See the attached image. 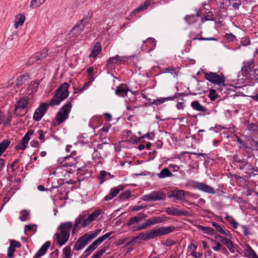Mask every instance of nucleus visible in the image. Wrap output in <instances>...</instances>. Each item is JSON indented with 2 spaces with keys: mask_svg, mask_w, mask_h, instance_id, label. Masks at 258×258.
Listing matches in <instances>:
<instances>
[{
  "mask_svg": "<svg viewBox=\"0 0 258 258\" xmlns=\"http://www.w3.org/2000/svg\"><path fill=\"white\" fill-rule=\"evenodd\" d=\"M175 228L173 226L167 227H160L153 229L146 233H141L138 236L133 239L134 242H138V240L147 241L153 239L155 237L167 234L174 231Z\"/></svg>",
  "mask_w": 258,
  "mask_h": 258,
  "instance_id": "f257e3e1",
  "label": "nucleus"
},
{
  "mask_svg": "<svg viewBox=\"0 0 258 258\" xmlns=\"http://www.w3.org/2000/svg\"><path fill=\"white\" fill-rule=\"evenodd\" d=\"M73 227L71 222L61 223L57 228L55 234L56 241L60 245L64 244L70 237V231Z\"/></svg>",
  "mask_w": 258,
  "mask_h": 258,
  "instance_id": "f03ea898",
  "label": "nucleus"
},
{
  "mask_svg": "<svg viewBox=\"0 0 258 258\" xmlns=\"http://www.w3.org/2000/svg\"><path fill=\"white\" fill-rule=\"evenodd\" d=\"M101 230V229H96L93 231L86 233L79 237L75 243L74 249L76 251H79L84 248L89 242L100 234Z\"/></svg>",
  "mask_w": 258,
  "mask_h": 258,
  "instance_id": "7ed1b4c3",
  "label": "nucleus"
},
{
  "mask_svg": "<svg viewBox=\"0 0 258 258\" xmlns=\"http://www.w3.org/2000/svg\"><path fill=\"white\" fill-rule=\"evenodd\" d=\"M69 85L67 83H63L58 88L53 98L51 100L50 105L55 106L59 105L61 102L66 99L69 96Z\"/></svg>",
  "mask_w": 258,
  "mask_h": 258,
  "instance_id": "20e7f679",
  "label": "nucleus"
},
{
  "mask_svg": "<svg viewBox=\"0 0 258 258\" xmlns=\"http://www.w3.org/2000/svg\"><path fill=\"white\" fill-rule=\"evenodd\" d=\"M112 232H108L106 234L98 237L93 242H92L83 252L82 256L84 257H88L94 250H95L98 246L100 245L103 241L109 237Z\"/></svg>",
  "mask_w": 258,
  "mask_h": 258,
  "instance_id": "39448f33",
  "label": "nucleus"
},
{
  "mask_svg": "<svg viewBox=\"0 0 258 258\" xmlns=\"http://www.w3.org/2000/svg\"><path fill=\"white\" fill-rule=\"evenodd\" d=\"M72 107V105L70 102L65 104L61 107L55 117L56 120L59 124L62 123L68 118Z\"/></svg>",
  "mask_w": 258,
  "mask_h": 258,
  "instance_id": "423d86ee",
  "label": "nucleus"
},
{
  "mask_svg": "<svg viewBox=\"0 0 258 258\" xmlns=\"http://www.w3.org/2000/svg\"><path fill=\"white\" fill-rule=\"evenodd\" d=\"M206 80L219 86H225V78L223 75L220 76L215 73H207L204 75Z\"/></svg>",
  "mask_w": 258,
  "mask_h": 258,
  "instance_id": "0eeeda50",
  "label": "nucleus"
},
{
  "mask_svg": "<svg viewBox=\"0 0 258 258\" xmlns=\"http://www.w3.org/2000/svg\"><path fill=\"white\" fill-rule=\"evenodd\" d=\"M204 10V9L203 8H201L199 11L198 12L196 16H195L194 15H187L185 17V20L189 24H194L195 22L197 21L199 19L200 20V24L205 21L209 20L210 19L208 18V16L205 17L203 15Z\"/></svg>",
  "mask_w": 258,
  "mask_h": 258,
  "instance_id": "6e6552de",
  "label": "nucleus"
},
{
  "mask_svg": "<svg viewBox=\"0 0 258 258\" xmlns=\"http://www.w3.org/2000/svg\"><path fill=\"white\" fill-rule=\"evenodd\" d=\"M165 220L164 217H154L148 219L146 222L140 226H134L133 227L134 230L138 231L145 229L151 225H155L157 223H161Z\"/></svg>",
  "mask_w": 258,
  "mask_h": 258,
  "instance_id": "1a4fd4ad",
  "label": "nucleus"
},
{
  "mask_svg": "<svg viewBox=\"0 0 258 258\" xmlns=\"http://www.w3.org/2000/svg\"><path fill=\"white\" fill-rule=\"evenodd\" d=\"M166 195L160 191H154L148 195L142 196V199L146 202L164 200Z\"/></svg>",
  "mask_w": 258,
  "mask_h": 258,
  "instance_id": "9d476101",
  "label": "nucleus"
},
{
  "mask_svg": "<svg viewBox=\"0 0 258 258\" xmlns=\"http://www.w3.org/2000/svg\"><path fill=\"white\" fill-rule=\"evenodd\" d=\"M89 24H87L85 22V19H83L78 22L72 29L69 33L70 38H71L73 37H77L81 34L84 30L85 26H87Z\"/></svg>",
  "mask_w": 258,
  "mask_h": 258,
  "instance_id": "9b49d317",
  "label": "nucleus"
},
{
  "mask_svg": "<svg viewBox=\"0 0 258 258\" xmlns=\"http://www.w3.org/2000/svg\"><path fill=\"white\" fill-rule=\"evenodd\" d=\"M33 132H34L32 130L29 131L20 141L18 144L15 147V149L17 150H24L26 149L28 142L30 139V137L33 135Z\"/></svg>",
  "mask_w": 258,
  "mask_h": 258,
  "instance_id": "f8f14e48",
  "label": "nucleus"
},
{
  "mask_svg": "<svg viewBox=\"0 0 258 258\" xmlns=\"http://www.w3.org/2000/svg\"><path fill=\"white\" fill-rule=\"evenodd\" d=\"M48 107L47 104L41 105L35 111L33 119L35 121L40 120L45 114Z\"/></svg>",
  "mask_w": 258,
  "mask_h": 258,
  "instance_id": "ddd939ff",
  "label": "nucleus"
},
{
  "mask_svg": "<svg viewBox=\"0 0 258 258\" xmlns=\"http://www.w3.org/2000/svg\"><path fill=\"white\" fill-rule=\"evenodd\" d=\"M28 101L25 98H21L17 102L15 106V114L17 115H21L22 111L27 106Z\"/></svg>",
  "mask_w": 258,
  "mask_h": 258,
  "instance_id": "4468645a",
  "label": "nucleus"
},
{
  "mask_svg": "<svg viewBox=\"0 0 258 258\" xmlns=\"http://www.w3.org/2000/svg\"><path fill=\"white\" fill-rule=\"evenodd\" d=\"M92 222V221L91 220L90 217L84 216L78 219L74 225V227L73 229V233L75 232V230L78 227V225L80 224H81L83 227H85L89 225H90Z\"/></svg>",
  "mask_w": 258,
  "mask_h": 258,
  "instance_id": "2eb2a0df",
  "label": "nucleus"
},
{
  "mask_svg": "<svg viewBox=\"0 0 258 258\" xmlns=\"http://www.w3.org/2000/svg\"><path fill=\"white\" fill-rule=\"evenodd\" d=\"M147 216L146 214L143 213H140L138 215L133 217L131 218L130 221L127 222V225L129 226H133L132 228H133L134 226H137L136 224H137L143 221V220L145 219L146 218Z\"/></svg>",
  "mask_w": 258,
  "mask_h": 258,
  "instance_id": "dca6fc26",
  "label": "nucleus"
},
{
  "mask_svg": "<svg viewBox=\"0 0 258 258\" xmlns=\"http://www.w3.org/2000/svg\"><path fill=\"white\" fill-rule=\"evenodd\" d=\"M195 187L205 192L211 194H214L216 193L215 190L214 189L208 185V184L202 182H197L195 184Z\"/></svg>",
  "mask_w": 258,
  "mask_h": 258,
  "instance_id": "f3484780",
  "label": "nucleus"
},
{
  "mask_svg": "<svg viewBox=\"0 0 258 258\" xmlns=\"http://www.w3.org/2000/svg\"><path fill=\"white\" fill-rule=\"evenodd\" d=\"M165 212L169 215H173V216H181L188 215V212L184 211L182 210H180L178 209L175 208H167L165 209Z\"/></svg>",
  "mask_w": 258,
  "mask_h": 258,
  "instance_id": "a211bd4d",
  "label": "nucleus"
},
{
  "mask_svg": "<svg viewBox=\"0 0 258 258\" xmlns=\"http://www.w3.org/2000/svg\"><path fill=\"white\" fill-rule=\"evenodd\" d=\"M221 241L225 245L227 248L231 253H235L236 251V247L234 245L233 242L229 239L226 238H222Z\"/></svg>",
  "mask_w": 258,
  "mask_h": 258,
  "instance_id": "6ab92c4d",
  "label": "nucleus"
},
{
  "mask_svg": "<svg viewBox=\"0 0 258 258\" xmlns=\"http://www.w3.org/2000/svg\"><path fill=\"white\" fill-rule=\"evenodd\" d=\"M151 4V0H146L144 2L142 3L137 9H135L133 11L132 13L133 14H136V13H139L141 11L146 10L148 9Z\"/></svg>",
  "mask_w": 258,
  "mask_h": 258,
  "instance_id": "aec40b11",
  "label": "nucleus"
},
{
  "mask_svg": "<svg viewBox=\"0 0 258 258\" xmlns=\"http://www.w3.org/2000/svg\"><path fill=\"white\" fill-rule=\"evenodd\" d=\"M243 252L245 255L248 258H258V256L255 252L248 244L246 245Z\"/></svg>",
  "mask_w": 258,
  "mask_h": 258,
  "instance_id": "412c9836",
  "label": "nucleus"
},
{
  "mask_svg": "<svg viewBox=\"0 0 258 258\" xmlns=\"http://www.w3.org/2000/svg\"><path fill=\"white\" fill-rule=\"evenodd\" d=\"M101 44L99 42L96 43L92 48L91 52L89 55V57L96 58L101 51Z\"/></svg>",
  "mask_w": 258,
  "mask_h": 258,
  "instance_id": "4be33fe9",
  "label": "nucleus"
},
{
  "mask_svg": "<svg viewBox=\"0 0 258 258\" xmlns=\"http://www.w3.org/2000/svg\"><path fill=\"white\" fill-rule=\"evenodd\" d=\"M50 245V242L49 241H47L45 242L40 248V249L39 250V251L36 253L35 254L36 257H40L43 255L47 251V249L49 247Z\"/></svg>",
  "mask_w": 258,
  "mask_h": 258,
  "instance_id": "5701e85b",
  "label": "nucleus"
},
{
  "mask_svg": "<svg viewBox=\"0 0 258 258\" xmlns=\"http://www.w3.org/2000/svg\"><path fill=\"white\" fill-rule=\"evenodd\" d=\"M39 85V83L37 81L31 82L28 87L27 94L31 95L37 91Z\"/></svg>",
  "mask_w": 258,
  "mask_h": 258,
  "instance_id": "b1692460",
  "label": "nucleus"
},
{
  "mask_svg": "<svg viewBox=\"0 0 258 258\" xmlns=\"http://www.w3.org/2000/svg\"><path fill=\"white\" fill-rule=\"evenodd\" d=\"M173 174L169 170L168 168H164L161 171L157 174V176L161 179L165 178L166 177H172Z\"/></svg>",
  "mask_w": 258,
  "mask_h": 258,
  "instance_id": "393cba45",
  "label": "nucleus"
},
{
  "mask_svg": "<svg viewBox=\"0 0 258 258\" xmlns=\"http://www.w3.org/2000/svg\"><path fill=\"white\" fill-rule=\"evenodd\" d=\"M120 189V188L118 187L112 188L111 189L109 194L104 197V200L108 201L112 199L119 194Z\"/></svg>",
  "mask_w": 258,
  "mask_h": 258,
  "instance_id": "a878e982",
  "label": "nucleus"
},
{
  "mask_svg": "<svg viewBox=\"0 0 258 258\" xmlns=\"http://www.w3.org/2000/svg\"><path fill=\"white\" fill-rule=\"evenodd\" d=\"M25 17L23 15L20 14L15 18L14 22V27L17 29L19 26H22L25 22Z\"/></svg>",
  "mask_w": 258,
  "mask_h": 258,
  "instance_id": "bb28decb",
  "label": "nucleus"
},
{
  "mask_svg": "<svg viewBox=\"0 0 258 258\" xmlns=\"http://www.w3.org/2000/svg\"><path fill=\"white\" fill-rule=\"evenodd\" d=\"M128 92L127 87L124 85H120L117 87L115 91V94L120 97H123L126 95Z\"/></svg>",
  "mask_w": 258,
  "mask_h": 258,
  "instance_id": "cd10ccee",
  "label": "nucleus"
},
{
  "mask_svg": "<svg viewBox=\"0 0 258 258\" xmlns=\"http://www.w3.org/2000/svg\"><path fill=\"white\" fill-rule=\"evenodd\" d=\"M185 192L183 190H174L171 192L170 196L175 198L177 200L184 199Z\"/></svg>",
  "mask_w": 258,
  "mask_h": 258,
  "instance_id": "c85d7f7f",
  "label": "nucleus"
},
{
  "mask_svg": "<svg viewBox=\"0 0 258 258\" xmlns=\"http://www.w3.org/2000/svg\"><path fill=\"white\" fill-rule=\"evenodd\" d=\"M29 76L27 75H23L20 76L17 80L16 86L19 88L22 86L29 80Z\"/></svg>",
  "mask_w": 258,
  "mask_h": 258,
  "instance_id": "c756f323",
  "label": "nucleus"
},
{
  "mask_svg": "<svg viewBox=\"0 0 258 258\" xmlns=\"http://www.w3.org/2000/svg\"><path fill=\"white\" fill-rule=\"evenodd\" d=\"M176 97H177L176 96L174 95V96H173L171 97L157 99V100H154L153 102H152V104L157 105L159 104H161L166 101L172 100L174 99L175 98H176Z\"/></svg>",
  "mask_w": 258,
  "mask_h": 258,
  "instance_id": "7c9ffc66",
  "label": "nucleus"
},
{
  "mask_svg": "<svg viewBox=\"0 0 258 258\" xmlns=\"http://www.w3.org/2000/svg\"><path fill=\"white\" fill-rule=\"evenodd\" d=\"M191 106L193 109L199 111L206 112L207 111L206 108L197 101H193L191 104Z\"/></svg>",
  "mask_w": 258,
  "mask_h": 258,
  "instance_id": "2f4dec72",
  "label": "nucleus"
},
{
  "mask_svg": "<svg viewBox=\"0 0 258 258\" xmlns=\"http://www.w3.org/2000/svg\"><path fill=\"white\" fill-rule=\"evenodd\" d=\"M199 229L201 230L204 233L211 235L216 233L214 230L211 227H204L203 226L200 225L199 226Z\"/></svg>",
  "mask_w": 258,
  "mask_h": 258,
  "instance_id": "473e14b6",
  "label": "nucleus"
},
{
  "mask_svg": "<svg viewBox=\"0 0 258 258\" xmlns=\"http://www.w3.org/2000/svg\"><path fill=\"white\" fill-rule=\"evenodd\" d=\"M10 144L8 140H4L0 143V156L7 149Z\"/></svg>",
  "mask_w": 258,
  "mask_h": 258,
  "instance_id": "72a5a7b5",
  "label": "nucleus"
},
{
  "mask_svg": "<svg viewBox=\"0 0 258 258\" xmlns=\"http://www.w3.org/2000/svg\"><path fill=\"white\" fill-rule=\"evenodd\" d=\"M144 42L149 47V50H153L156 45L155 41L152 38H148Z\"/></svg>",
  "mask_w": 258,
  "mask_h": 258,
  "instance_id": "f704fd0d",
  "label": "nucleus"
},
{
  "mask_svg": "<svg viewBox=\"0 0 258 258\" xmlns=\"http://www.w3.org/2000/svg\"><path fill=\"white\" fill-rule=\"evenodd\" d=\"M71 255V248L70 246H66L62 250V258H70Z\"/></svg>",
  "mask_w": 258,
  "mask_h": 258,
  "instance_id": "c9c22d12",
  "label": "nucleus"
},
{
  "mask_svg": "<svg viewBox=\"0 0 258 258\" xmlns=\"http://www.w3.org/2000/svg\"><path fill=\"white\" fill-rule=\"evenodd\" d=\"M225 219L229 222L234 229H236L237 228L238 223L232 216L226 215Z\"/></svg>",
  "mask_w": 258,
  "mask_h": 258,
  "instance_id": "e433bc0d",
  "label": "nucleus"
},
{
  "mask_svg": "<svg viewBox=\"0 0 258 258\" xmlns=\"http://www.w3.org/2000/svg\"><path fill=\"white\" fill-rule=\"evenodd\" d=\"M46 0H32L30 3V7L36 8L40 7Z\"/></svg>",
  "mask_w": 258,
  "mask_h": 258,
  "instance_id": "4c0bfd02",
  "label": "nucleus"
},
{
  "mask_svg": "<svg viewBox=\"0 0 258 258\" xmlns=\"http://www.w3.org/2000/svg\"><path fill=\"white\" fill-rule=\"evenodd\" d=\"M93 68L92 67H90L89 68H88L87 70V73H88L89 75H91V77L92 76V74L93 73ZM93 81V79L92 77H91V79H90V80L87 83H86L84 86L83 87V89L82 90V91L84 90L85 89H86L89 86H90L91 84H92V81Z\"/></svg>",
  "mask_w": 258,
  "mask_h": 258,
  "instance_id": "58836bf2",
  "label": "nucleus"
},
{
  "mask_svg": "<svg viewBox=\"0 0 258 258\" xmlns=\"http://www.w3.org/2000/svg\"><path fill=\"white\" fill-rule=\"evenodd\" d=\"M19 162V159H16L11 164L12 172L14 174H16L17 170L19 168L18 163Z\"/></svg>",
  "mask_w": 258,
  "mask_h": 258,
  "instance_id": "ea45409f",
  "label": "nucleus"
},
{
  "mask_svg": "<svg viewBox=\"0 0 258 258\" xmlns=\"http://www.w3.org/2000/svg\"><path fill=\"white\" fill-rule=\"evenodd\" d=\"M101 213L102 210L101 209H98L95 211L93 213L89 215V216L93 222L97 218V217L101 214Z\"/></svg>",
  "mask_w": 258,
  "mask_h": 258,
  "instance_id": "a19ab883",
  "label": "nucleus"
},
{
  "mask_svg": "<svg viewBox=\"0 0 258 258\" xmlns=\"http://www.w3.org/2000/svg\"><path fill=\"white\" fill-rule=\"evenodd\" d=\"M131 196V192L129 190H126L124 191V192L121 194L119 196V198L121 200H127L130 198Z\"/></svg>",
  "mask_w": 258,
  "mask_h": 258,
  "instance_id": "79ce46f5",
  "label": "nucleus"
},
{
  "mask_svg": "<svg viewBox=\"0 0 258 258\" xmlns=\"http://www.w3.org/2000/svg\"><path fill=\"white\" fill-rule=\"evenodd\" d=\"M212 225L216 228V229L219 232L223 234L227 235L226 232L223 229V228L216 222H213L212 223Z\"/></svg>",
  "mask_w": 258,
  "mask_h": 258,
  "instance_id": "37998d69",
  "label": "nucleus"
},
{
  "mask_svg": "<svg viewBox=\"0 0 258 258\" xmlns=\"http://www.w3.org/2000/svg\"><path fill=\"white\" fill-rule=\"evenodd\" d=\"M29 216V212L27 211L24 210L20 213V219L22 221L27 220Z\"/></svg>",
  "mask_w": 258,
  "mask_h": 258,
  "instance_id": "c03bdc74",
  "label": "nucleus"
},
{
  "mask_svg": "<svg viewBox=\"0 0 258 258\" xmlns=\"http://www.w3.org/2000/svg\"><path fill=\"white\" fill-rule=\"evenodd\" d=\"M114 57L115 60H116V62L117 63H123L126 61L127 60L126 57H123L119 55H115Z\"/></svg>",
  "mask_w": 258,
  "mask_h": 258,
  "instance_id": "a18cd8bd",
  "label": "nucleus"
},
{
  "mask_svg": "<svg viewBox=\"0 0 258 258\" xmlns=\"http://www.w3.org/2000/svg\"><path fill=\"white\" fill-rule=\"evenodd\" d=\"M116 64H117V63L114 56L110 57L107 61V66L108 68H112Z\"/></svg>",
  "mask_w": 258,
  "mask_h": 258,
  "instance_id": "49530a36",
  "label": "nucleus"
},
{
  "mask_svg": "<svg viewBox=\"0 0 258 258\" xmlns=\"http://www.w3.org/2000/svg\"><path fill=\"white\" fill-rule=\"evenodd\" d=\"M209 96L212 101L216 100L218 97V95L216 93V90L214 89H211L209 91Z\"/></svg>",
  "mask_w": 258,
  "mask_h": 258,
  "instance_id": "de8ad7c7",
  "label": "nucleus"
},
{
  "mask_svg": "<svg viewBox=\"0 0 258 258\" xmlns=\"http://www.w3.org/2000/svg\"><path fill=\"white\" fill-rule=\"evenodd\" d=\"M38 60H40L39 54H34L30 58L29 62L30 64H32Z\"/></svg>",
  "mask_w": 258,
  "mask_h": 258,
  "instance_id": "09e8293b",
  "label": "nucleus"
},
{
  "mask_svg": "<svg viewBox=\"0 0 258 258\" xmlns=\"http://www.w3.org/2000/svg\"><path fill=\"white\" fill-rule=\"evenodd\" d=\"M15 248L13 247V246H10L8 248V257H12L13 256L14 253L15 251Z\"/></svg>",
  "mask_w": 258,
  "mask_h": 258,
  "instance_id": "8fccbe9b",
  "label": "nucleus"
},
{
  "mask_svg": "<svg viewBox=\"0 0 258 258\" xmlns=\"http://www.w3.org/2000/svg\"><path fill=\"white\" fill-rule=\"evenodd\" d=\"M39 135L38 138L42 143L44 142V134L42 130H39L37 132Z\"/></svg>",
  "mask_w": 258,
  "mask_h": 258,
  "instance_id": "3c124183",
  "label": "nucleus"
},
{
  "mask_svg": "<svg viewBox=\"0 0 258 258\" xmlns=\"http://www.w3.org/2000/svg\"><path fill=\"white\" fill-rule=\"evenodd\" d=\"M11 246H13V247L15 248L17 247H21V243L17 241L12 240L11 241Z\"/></svg>",
  "mask_w": 258,
  "mask_h": 258,
  "instance_id": "603ef678",
  "label": "nucleus"
},
{
  "mask_svg": "<svg viewBox=\"0 0 258 258\" xmlns=\"http://www.w3.org/2000/svg\"><path fill=\"white\" fill-rule=\"evenodd\" d=\"M106 175V172L104 170H101L100 173V179L101 183H102L105 181L104 177Z\"/></svg>",
  "mask_w": 258,
  "mask_h": 258,
  "instance_id": "864d4df0",
  "label": "nucleus"
},
{
  "mask_svg": "<svg viewBox=\"0 0 258 258\" xmlns=\"http://www.w3.org/2000/svg\"><path fill=\"white\" fill-rule=\"evenodd\" d=\"M197 248V246L194 244L192 242H191L188 247V250L190 251L191 252L195 251Z\"/></svg>",
  "mask_w": 258,
  "mask_h": 258,
  "instance_id": "5fc2aeb1",
  "label": "nucleus"
},
{
  "mask_svg": "<svg viewBox=\"0 0 258 258\" xmlns=\"http://www.w3.org/2000/svg\"><path fill=\"white\" fill-rule=\"evenodd\" d=\"M48 50L47 49L44 48L40 52L41 57L43 58L46 57L48 55Z\"/></svg>",
  "mask_w": 258,
  "mask_h": 258,
  "instance_id": "6e6d98bb",
  "label": "nucleus"
},
{
  "mask_svg": "<svg viewBox=\"0 0 258 258\" xmlns=\"http://www.w3.org/2000/svg\"><path fill=\"white\" fill-rule=\"evenodd\" d=\"M225 37L228 40L231 41L234 40L236 39L235 36L232 34H226L225 35Z\"/></svg>",
  "mask_w": 258,
  "mask_h": 258,
  "instance_id": "4d7b16f0",
  "label": "nucleus"
},
{
  "mask_svg": "<svg viewBox=\"0 0 258 258\" xmlns=\"http://www.w3.org/2000/svg\"><path fill=\"white\" fill-rule=\"evenodd\" d=\"M191 254L193 257L195 258H200L202 256V253L197 252L196 251L194 252H192L191 253Z\"/></svg>",
  "mask_w": 258,
  "mask_h": 258,
  "instance_id": "13d9d810",
  "label": "nucleus"
},
{
  "mask_svg": "<svg viewBox=\"0 0 258 258\" xmlns=\"http://www.w3.org/2000/svg\"><path fill=\"white\" fill-rule=\"evenodd\" d=\"M221 246H222V245H221V244L220 243H219V242H217V243H216V246H214V247H213V249L214 250H215V251H219V250L220 249V248H221Z\"/></svg>",
  "mask_w": 258,
  "mask_h": 258,
  "instance_id": "bf43d9fd",
  "label": "nucleus"
},
{
  "mask_svg": "<svg viewBox=\"0 0 258 258\" xmlns=\"http://www.w3.org/2000/svg\"><path fill=\"white\" fill-rule=\"evenodd\" d=\"M242 228L243 231V233L245 236H247L248 235H249L250 234V233L249 232V231L248 230V228L246 226H242Z\"/></svg>",
  "mask_w": 258,
  "mask_h": 258,
  "instance_id": "052dcab7",
  "label": "nucleus"
},
{
  "mask_svg": "<svg viewBox=\"0 0 258 258\" xmlns=\"http://www.w3.org/2000/svg\"><path fill=\"white\" fill-rule=\"evenodd\" d=\"M39 144V142L37 141L33 140L30 142V145L33 147H37Z\"/></svg>",
  "mask_w": 258,
  "mask_h": 258,
  "instance_id": "680f3d73",
  "label": "nucleus"
},
{
  "mask_svg": "<svg viewBox=\"0 0 258 258\" xmlns=\"http://www.w3.org/2000/svg\"><path fill=\"white\" fill-rule=\"evenodd\" d=\"M33 226L31 225H27L25 227V233H27L29 231L33 229Z\"/></svg>",
  "mask_w": 258,
  "mask_h": 258,
  "instance_id": "e2e57ef3",
  "label": "nucleus"
},
{
  "mask_svg": "<svg viewBox=\"0 0 258 258\" xmlns=\"http://www.w3.org/2000/svg\"><path fill=\"white\" fill-rule=\"evenodd\" d=\"M240 5V1H239V2L234 3L232 4L233 8L235 10L238 9Z\"/></svg>",
  "mask_w": 258,
  "mask_h": 258,
  "instance_id": "0e129e2a",
  "label": "nucleus"
},
{
  "mask_svg": "<svg viewBox=\"0 0 258 258\" xmlns=\"http://www.w3.org/2000/svg\"><path fill=\"white\" fill-rule=\"evenodd\" d=\"M105 249H101L99 250L98 251L96 252V253L100 257L102 254L104 253L105 251Z\"/></svg>",
  "mask_w": 258,
  "mask_h": 258,
  "instance_id": "69168bd1",
  "label": "nucleus"
},
{
  "mask_svg": "<svg viewBox=\"0 0 258 258\" xmlns=\"http://www.w3.org/2000/svg\"><path fill=\"white\" fill-rule=\"evenodd\" d=\"M168 167L169 168H173L174 171H178L179 169V167L176 165L169 164Z\"/></svg>",
  "mask_w": 258,
  "mask_h": 258,
  "instance_id": "338daca9",
  "label": "nucleus"
},
{
  "mask_svg": "<svg viewBox=\"0 0 258 258\" xmlns=\"http://www.w3.org/2000/svg\"><path fill=\"white\" fill-rule=\"evenodd\" d=\"M251 145L252 146H254L256 148H257L258 149V142L257 141H255L254 140H253L252 141V142H251Z\"/></svg>",
  "mask_w": 258,
  "mask_h": 258,
  "instance_id": "774afa93",
  "label": "nucleus"
}]
</instances>
